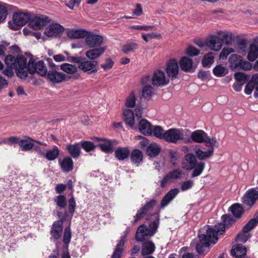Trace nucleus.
<instances>
[{
    "instance_id": "f257e3e1",
    "label": "nucleus",
    "mask_w": 258,
    "mask_h": 258,
    "mask_svg": "<svg viewBox=\"0 0 258 258\" xmlns=\"http://www.w3.org/2000/svg\"><path fill=\"white\" fill-rule=\"evenodd\" d=\"M222 223L215 225V228L209 227L206 225L199 231V242L197 244L196 249L197 252L204 256L209 250L210 243L215 244L218 240V234H223L225 229L232 226L236 221V219L229 214L222 216Z\"/></svg>"
},
{
    "instance_id": "f03ea898",
    "label": "nucleus",
    "mask_w": 258,
    "mask_h": 258,
    "mask_svg": "<svg viewBox=\"0 0 258 258\" xmlns=\"http://www.w3.org/2000/svg\"><path fill=\"white\" fill-rule=\"evenodd\" d=\"M4 60L7 67L3 70V73L5 76L12 78L14 75L13 70H15L19 78L25 79L27 77V72L25 71L27 63L25 57L19 55L15 57L12 54H8L5 56Z\"/></svg>"
},
{
    "instance_id": "7ed1b4c3",
    "label": "nucleus",
    "mask_w": 258,
    "mask_h": 258,
    "mask_svg": "<svg viewBox=\"0 0 258 258\" xmlns=\"http://www.w3.org/2000/svg\"><path fill=\"white\" fill-rule=\"evenodd\" d=\"M156 215L155 220L151 222L148 226L145 224H141L137 229L135 238L138 242H143L151 238L157 233L160 224L159 213H154L151 216Z\"/></svg>"
},
{
    "instance_id": "20e7f679",
    "label": "nucleus",
    "mask_w": 258,
    "mask_h": 258,
    "mask_svg": "<svg viewBox=\"0 0 258 258\" xmlns=\"http://www.w3.org/2000/svg\"><path fill=\"white\" fill-rule=\"evenodd\" d=\"M182 164L185 170H193L191 174V177L200 175L205 168V163L202 161L198 162L196 155L191 153L184 155Z\"/></svg>"
},
{
    "instance_id": "39448f33",
    "label": "nucleus",
    "mask_w": 258,
    "mask_h": 258,
    "mask_svg": "<svg viewBox=\"0 0 258 258\" xmlns=\"http://www.w3.org/2000/svg\"><path fill=\"white\" fill-rule=\"evenodd\" d=\"M218 34L221 36L222 38L216 35H211L206 42V45L211 50L214 51L219 50L222 48L224 42L227 45H230L232 41V34L231 33L219 31L218 32Z\"/></svg>"
},
{
    "instance_id": "423d86ee",
    "label": "nucleus",
    "mask_w": 258,
    "mask_h": 258,
    "mask_svg": "<svg viewBox=\"0 0 258 258\" xmlns=\"http://www.w3.org/2000/svg\"><path fill=\"white\" fill-rule=\"evenodd\" d=\"M25 71H27V73L29 72L31 74L37 73L43 77L46 76L48 72L43 61L39 60L36 62L32 57L30 58L28 62H27Z\"/></svg>"
},
{
    "instance_id": "0eeeda50",
    "label": "nucleus",
    "mask_w": 258,
    "mask_h": 258,
    "mask_svg": "<svg viewBox=\"0 0 258 258\" xmlns=\"http://www.w3.org/2000/svg\"><path fill=\"white\" fill-rule=\"evenodd\" d=\"M193 142L205 143L206 147L215 146L217 140L215 138H211L203 130H197L191 133Z\"/></svg>"
},
{
    "instance_id": "6e6552de",
    "label": "nucleus",
    "mask_w": 258,
    "mask_h": 258,
    "mask_svg": "<svg viewBox=\"0 0 258 258\" xmlns=\"http://www.w3.org/2000/svg\"><path fill=\"white\" fill-rule=\"evenodd\" d=\"M31 15L28 13L16 12L13 16V23H8L9 28L13 30H18L20 27L30 22Z\"/></svg>"
},
{
    "instance_id": "1a4fd4ad",
    "label": "nucleus",
    "mask_w": 258,
    "mask_h": 258,
    "mask_svg": "<svg viewBox=\"0 0 258 258\" xmlns=\"http://www.w3.org/2000/svg\"><path fill=\"white\" fill-rule=\"evenodd\" d=\"M85 38L86 45L90 48L101 47L104 40L103 37L101 35L89 31H87Z\"/></svg>"
},
{
    "instance_id": "9d476101",
    "label": "nucleus",
    "mask_w": 258,
    "mask_h": 258,
    "mask_svg": "<svg viewBox=\"0 0 258 258\" xmlns=\"http://www.w3.org/2000/svg\"><path fill=\"white\" fill-rule=\"evenodd\" d=\"M182 128H171L164 132V140L167 142L177 144L182 136Z\"/></svg>"
},
{
    "instance_id": "9b49d317",
    "label": "nucleus",
    "mask_w": 258,
    "mask_h": 258,
    "mask_svg": "<svg viewBox=\"0 0 258 258\" xmlns=\"http://www.w3.org/2000/svg\"><path fill=\"white\" fill-rule=\"evenodd\" d=\"M157 201L155 199H152L148 202L141 208L138 210L136 215L134 216V221H132L133 224L136 223L138 221L145 217L148 213L152 210L156 205Z\"/></svg>"
},
{
    "instance_id": "f8f14e48",
    "label": "nucleus",
    "mask_w": 258,
    "mask_h": 258,
    "mask_svg": "<svg viewBox=\"0 0 258 258\" xmlns=\"http://www.w3.org/2000/svg\"><path fill=\"white\" fill-rule=\"evenodd\" d=\"M50 22L48 17L44 15L36 16L30 19L29 26L34 30H40L46 26Z\"/></svg>"
},
{
    "instance_id": "ddd939ff",
    "label": "nucleus",
    "mask_w": 258,
    "mask_h": 258,
    "mask_svg": "<svg viewBox=\"0 0 258 258\" xmlns=\"http://www.w3.org/2000/svg\"><path fill=\"white\" fill-rule=\"evenodd\" d=\"M258 199V191L252 188L247 190L242 198L244 205L251 208Z\"/></svg>"
},
{
    "instance_id": "4468645a",
    "label": "nucleus",
    "mask_w": 258,
    "mask_h": 258,
    "mask_svg": "<svg viewBox=\"0 0 258 258\" xmlns=\"http://www.w3.org/2000/svg\"><path fill=\"white\" fill-rule=\"evenodd\" d=\"M64 31V28L58 23L49 25L45 29L44 34L48 37H59Z\"/></svg>"
},
{
    "instance_id": "2eb2a0df",
    "label": "nucleus",
    "mask_w": 258,
    "mask_h": 258,
    "mask_svg": "<svg viewBox=\"0 0 258 258\" xmlns=\"http://www.w3.org/2000/svg\"><path fill=\"white\" fill-rule=\"evenodd\" d=\"M151 81L152 85L156 87H163L169 83V81L166 80L164 73L160 70L154 73Z\"/></svg>"
},
{
    "instance_id": "dca6fc26",
    "label": "nucleus",
    "mask_w": 258,
    "mask_h": 258,
    "mask_svg": "<svg viewBox=\"0 0 258 258\" xmlns=\"http://www.w3.org/2000/svg\"><path fill=\"white\" fill-rule=\"evenodd\" d=\"M199 146V145H197L195 150V155L197 159L202 161L211 158L213 155L215 146H208L207 147H209V149L207 151H203L200 148H197Z\"/></svg>"
},
{
    "instance_id": "f3484780",
    "label": "nucleus",
    "mask_w": 258,
    "mask_h": 258,
    "mask_svg": "<svg viewBox=\"0 0 258 258\" xmlns=\"http://www.w3.org/2000/svg\"><path fill=\"white\" fill-rule=\"evenodd\" d=\"M166 72L171 80L175 79L178 74V64L175 59H170L167 63Z\"/></svg>"
},
{
    "instance_id": "a211bd4d",
    "label": "nucleus",
    "mask_w": 258,
    "mask_h": 258,
    "mask_svg": "<svg viewBox=\"0 0 258 258\" xmlns=\"http://www.w3.org/2000/svg\"><path fill=\"white\" fill-rule=\"evenodd\" d=\"M98 65L97 60H87L85 58L83 62L78 65V68L84 72L90 71V73H96L98 71L96 67Z\"/></svg>"
},
{
    "instance_id": "6ab92c4d",
    "label": "nucleus",
    "mask_w": 258,
    "mask_h": 258,
    "mask_svg": "<svg viewBox=\"0 0 258 258\" xmlns=\"http://www.w3.org/2000/svg\"><path fill=\"white\" fill-rule=\"evenodd\" d=\"M63 224L61 221H54L51 228L50 233L51 238L57 240L61 238L62 234Z\"/></svg>"
},
{
    "instance_id": "aec40b11",
    "label": "nucleus",
    "mask_w": 258,
    "mask_h": 258,
    "mask_svg": "<svg viewBox=\"0 0 258 258\" xmlns=\"http://www.w3.org/2000/svg\"><path fill=\"white\" fill-rule=\"evenodd\" d=\"M47 79L54 83H59L64 81V74L57 72L54 68L50 69L46 74Z\"/></svg>"
},
{
    "instance_id": "412c9836",
    "label": "nucleus",
    "mask_w": 258,
    "mask_h": 258,
    "mask_svg": "<svg viewBox=\"0 0 258 258\" xmlns=\"http://www.w3.org/2000/svg\"><path fill=\"white\" fill-rule=\"evenodd\" d=\"M107 49L106 46L93 48V49L87 50L85 55L86 57L91 60H95L103 54Z\"/></svg>"
},
{
    "instance_id": "4be33fe9",
    "label": "nucleus",
    "mask_w": 258,
    "mask_h": 258,
    "mask_svg": "<svg viewBox=\"0 0 258 258\" xmlns=\"http://www.w3.org/2000/svg\"><path fill=\"white\" fill-rule=\"evenodd\" d=\"M66 149L70 156L74 159H77L81 153L80 143H75L74 144H68Z\"/></svg>"
},
{
    "instance_id": "5701e85b",
    "label": "nucleus",
    "mask_w": 258,
    "mask_h": 258,
    "mask_svg": "<svg viewBox=\"0 0 258 258\" xmlns=\"http://www.w3.org/2000/svg\"><path fill=\"white\" fill-rule=\"evenodd\" d=\"M153 125L147 119H142L138 124V128L145 136H152L151 128Z\"/></svg>"
},
{
    "instance_id": "b1692460",
    "label": "nucleus",
    "mask_w": 258,
    "mask_h": 258,
    "mask_svg": "<svg viewBox=\"0 0 258 258\" xmlns=\"http://www.w3.org/2000/svg\"><path fill=\"white\" fill-rule=\"evenodd\" d=\"M143 242L141 249V253L143 256L151 254L155 251L156 246L153 241L145 240Z\"/></svg>"
},
{
    "instance_id": "393cba45",
    "label": "nucleus",
    "mask_w": 258,
    "mask_h": 258,
    "mask_svg": "<svg viewBox=\"0 0 258 258\" xmlns=\"http://www.w3.org/2000/svg\"><path fill=\"white\" fill-rule=\"evenodd\" d=\"M98 141H101L102 142L98 144V146L100 148L101 150L105 153L111 152L113 148V144L115 142V140H107L105 138L101 139H98Z\"/></svg>"
},
{
    "instance_id": "a878e982",
    "label": "nucleus",
    "mask_w": 258,
    "mask_h": 258,
    "mask_svg": "<svg viewBox=\"0 0 258 258\" xmlns=\"http://www.w3.org/2000/svg\"><path fill=\"white\" fill-rule=\"evenodd\" d=\"M126 240V236L123 235L118 241L111 258H120L124 250V244Z\"/></svg>"
},
{
    "instance_id": "bb28decb",
    "label": "nucleus",
    "mask_w": 258,
    "mask_h": 258,
    "mask_svg": "<svg viewBox=\"0 0 258 258\" xmlns=\"http://www.w3.org/2000/svg\"><path fill=\"white\" fill-rule=\"evenodd\" d=\"M59 164L62 170L65 172H70L73 170L74 162L70 156L65 157L60 161Z\"/></svg>"
},
{
    "instance_id": "cd10ccee",
    "label": "nucleus",
    "mask_w": 258,
    "mask_h": 258,
    "mask_svg": "<svg viewBox=\"0 0 258 258\" xmlns=\"http://www.w3.org/2000/svg\"><path fill=\"white\" fill-rule=\"evenodd\" d=\"M177 188L170 190L162 198L161 201V207L163 208L172 200L178 193Z\"/></svg>"
},
{
    "instance_id": "c85d7f7f",
    "label": "nucleus",
    "mask_w": 258,
    "mask_h": 258,
    "mask_svg": "<svg viewBox=\"0 0 258 258\" xmlns=\"http://www.w3.org/2000/svg\"><path fill=\"white\" fill-rule=\"evenodd\" d=\"M232 215L236 219H240L245 212L243 207L239 203L232 204L229 208Z\"/></svg>"
},
{
    "instance_id": "c756f323",
    "label": "nucleus",
    "mask_w": 258,
    "mask_h": 258,
    "mask_svg": "<svg viewBox=\"0 0 258 258\" xmlns=\"http://www.w3.org/2000/svg\"><path fill=\"white\" fill-rule=\"evenodd\" d=\"M247 250L245 246L241 244H237L233 246L231 250V254L237 258L244 257L246 254Z\"/></svg>"
},
{
    "instance_id": "7c9ffc66",
    "label": "nucleus",
    "mask_w": 258,
    "mask_h": 258,
    "mask_svg": "<svg viewBox=\"0 0 258 258\" xmlns=\"http://www.w3.org/2000/svg\"><path fill=\"white\" fill-rule=\"evenodd\" d=\"M87 31L82 29H69L67 32V36L71 39L84 38L86 36Z\"/></svg>"
},
{
    "instance_id": "2f4dec72",
    "label": "nucleus",
    "mask_w": 258,
    "mask_h": 258,
    "mask_svg": "<svg viewBox=\"0 0 258 258\" xmlns=\"http://www.w3.org/2000/svg\"><path fill=\"white\" fill-rule=\"evenodd\" d=\"M130 152L127 147H118L115 151V157L119 161L127 159L130 156Z\"/></svg>"
},
{
    "instance_id": "473e14b6",
    "label": "nucleus",
    "mask_w": 258,
    "mask_h": 258,
    "mask_svg": "<svg viewBox=\"0 0 258 258\" xmlns=\"http://www.w3.org/2000/svg\"><path fill=\"white\" fill-rule=\"evenodd\" d=\"M258 224V210L254 215L253 218L248 222L242 228V231L244 233H248L252 230Z\"/></svg>"
},
{
    "instance_id": "72a5a7b5",
    "label": "nucleus",
    "mask_w": 258,
    "mask_h": 258,
    "mask_svg": "<svg viewBox=\"0 0 258 258\" xmlns=\"http://www.w3.org/2000/svg\"><path fill=\"white\" fill-rule=\"evenodd\" d=\"M161 150V147L155 143H152L149 145L146 149V154L150 157H156Z\"/></svg>"
},
{
    "instance_id": "f704fd0d",
    "label": "nucleus",
    "mask_w": 258,
    "mask_h": 258,
    "mask_svg": "<svg viewBox=\"0 0 258 258\" xmlns=\"http://www.w3.org/2000/svg\"><path fill=\"white\" fill-rule=\"evenodd\" d=\"M181 69L184 72H190L192 69V60L186 56H183L179 61Z\"/></svg>"
},
{
    "instance_id": "c9c22d12",
    "label": "nucleus",
    "mask_w": 258,
    "mask_h": 258,
    "mask_svg": "<svg viewBox=\"0 0 258 258\" xmlns=\"http://www.w3.org/2000/svg\"><path fill=\"white\" fill-rule=\"evenodd\" d=\"M130 158L132 163L139 166L142 162L143 154L140 150L136 149L132 151Z\"/></svg>"
},
{
    "instance_id": "e433bc0d",
    "label": "nucleus",
    "mask_w": 258,
    "mask_h": 258,
    "mask_svg": "<svg viewBox=\"0 0 258 258\" xmlns=\"http://www.w3.org/2000/svg\"><path fill=\"white\" fill-rule=\"evenodd\" d=\"M124 121L125 123L132 127L135 124V113L131 109H126L123 111Z\"/></svg>"
},
{
    "instance_id": "4c0bfd02",
    "label": "nucleus",
    "mask_w": 258,
    "mask_h": 258,
    "mask_svg": "<svg viewBox=\"0 0 258 258\" xmlns=\"http://www.w3.org/2000/svg\"><path fill=\"white\" fill-rule=\"evenodd\" d=\"M59 155V150L58 148L54 146L52 149L46 151L44 157L49 161H53L55 160Z\"/></svg>"
},
{
    "instance_id": "58836bf2",
    "label": "nucleus",
    "mask_w": 258,
    "mask_h": 258,
    "mask_svg": "<svg viewBox=\"0 0 258 258\" xmlns=\"http://www.w3.org/2000/svg\"><path fill=\"white\" fill-rule=\"evenodd\" d=\"M242 58L236 54H231L229 58V62L230 63V67L231 69L238 68L239 66L241 64Z\"/></svg>"
},
{
    "instance_id": "ea45409f",
    "label": "nucleus",
    "mask_w": 258,
    "mask_h": 258,
    "mask_svg": "<svg viewBox=\"0 0 258 258\" xmlns=\"http://www.w3.org/2000/svg\"><path fill=\"white\" fill-rule=\"evenodd\" d=\"M258 57V45L254 43L250 44L247 54V58L250 61H254Z\"/></svg>"
},
{
    "instance_id": "a19ab883",
    "label": "nucleus",
    "mask_w": 258,
    "mask_h": 258,
    "mask_svg": "<svg viewBox=\"0 0 258 258\" xmlns=\"http://www.w3.org/2000/svg\"><path fill=\"white\" fill-rule=\"evenodd\" d=\"M10 5L5 3H0V23H3L6 19L8 15V9Z\"/></svg>"
},
{
    "instance_id": "79ce46f5",
    "label": "nucleus",
    "mask_w": 258,
    "mask_h": 258,
    "mask_svg": "<svg viewBox=\"0 0 258 258\" xmlns=\"http://www.w3.org/2000/svg\"><path fill=\"white\" fill-rule=\"evenodd\" d=\"M60 69L64 72L70 74H75L77 71V67L72 64L64 63L60 66Z\"/></svg>"
},
{
    "instance_id": "37998d69",
    "label": "nucleus",
    "mask_w": 258,
    "mask_h": 258,
    "mask_svg": "<svg viewBox=\"0 0 258 258\" xmlns=\"http://www.w3.org/2000/svg\"><path fill=\"white\" fill-rule=\"evenodd\" d=\"M152 135L155 137L163 140L164 136V132L163 127L159 125L153 126L151 128Z\"/></svg>"
},
{
    "instance_id": "c03bdc74",
    "label": "nucleus",
    "mask_w": 258,
    "mask_h": 258,
    "mask_svg": "<svg viewBox=\"0 0 258 258\" xmlns=\"http://www.w3.org/2000/svg\"><path fill=\"white\" fill-rule=\"evenodd\" d=\"M54 202L60 209H64L67 206V200L65 196L59 195L55 197Z\"/></svg>"
},
{
    "instance_id": "a18cd8bd",
    "label": "nucleus",
    "mask_w": 258,
    "mask_h": 258,
    "mask_svg": "<svg viewBox=\"0 0 258 258\" xmlns=\"http://www.w3.org/2000/svg\"><path fill=\"white\" fill-rule=\"evenodd\" d=\"M213 74L217 77L224 76L227 73L226 68L222 65L216 66L213 70Z\"/></svg>"
},
{
    "instance_id": "49530a36",
    "label": "nucleus",
    "mask_w": 258,
    "mask_h": 258,
    "mask_svg": "<svg viewBox=\"0 0 258 258\" xmlns=\"http://www.w3.org/2000/svg\"><path fill=\"white\" fill-rule=\"evenodd\" d=\"M139 47V45L135 43L130 42L127 43L124 45L121 49L122 51L125 54H128L131 52L137 49Z\"/></svg>"
},
{
    "instance_id": "de8ad7c7",
    "label": "nucleus",
    "mask_w": 258,
    "mask_h": 258,
    "mask_svg": "<svg viewBox=\"0 0 258 258\" xmlns=\"http://www.w3.org/2000/svg\"><path fill=\"white\" fill-rule=\"evenodd\" d=\"M214 57L212 53L206 54L202 61L204 67H210L214 62Z\"/></svg>"
},
{
    "instance_id": "09e8293b",
    "label": "nucleus",
    "mask_w": 258,
    "mask_h": 258,
    "mask_svg": "<svg viewBox=\"0 0 258 258\" xmlns=\"http://www.w3.org/2000/svg\"><path fill=\"white\" fill-rule=\"evenodd\" d=\"M234 77L237 82L244 84L249 81V76L243 73L238 72L234 74Z\"/></svg>"
},
{
    "instance_id": "8fccbe9b",
    "label": "nucleus",
    "mask_w": 258,
    "mask_h": 258,
    "mask_svg": "<svg viewBox=\"0 0 258 258\" xmlns=\"http://www.w3.org/2000/svg\"><path fill=\"white\" fill-rule=\"evenodd\" d=\"M28 139L27 140H21L20 142L19 146L21 148V150L24 151H30L33 149L34 144L31 143Z\"/></svg>"
},
{
    "instance_id": "3c124183",
    "label": "nucleus",
    "mask_w": 258,
    "mask_h": 258,
    "mask_svg": "<svg viewBox=\"0 0 258 258\" xmlns=\"http://www.w3.org/2000/svg\"><path fill=\"white\" fill-rule=\"evenodd\" d=\"M70 195L71 197L68 200V210L69 213L73 215L76 207V203L73 193H71Z\"/></svg>"
},
{
    "instance_id": "603ef678",
    "label": "nucleus",
    "mask_w": 258,
    "mask_h": 258,
    "mask_svg": "<svg viewBox=\"0 0 258 258\" xmlns=\"http://www.w3.org/2000/svg\"><path fill=\"white\" fill-rule=\"evenodd\" d=\"M80 146L87 152L93 150L95 148L94 144L90 141H82Z\"/></svg>"
},
{
    "instance_id": "864d4df0",
    "label": "nucleus",
    "mask_w": 258,
    "mask_h": 258,
    "mask_svg": "<svg viewBox=\"0 0 258 258\" xmlns=\"http://www.w3.org/2000/svg\"><path fill=\"white\" fill-rule=\"evenodd\" d=\"M153 95V88L151 85H146L144 87L142 95L144 98L150 99Z\"/></svg>"
},
{
    "instance_id": "5fc2aeb1",
    "label": "nucleus",
    "mask_w": 258,
    "mask_h": 258,
    "mask_svg": "<svg viewBox=\"0 0 258 258\" xmlns=\"http://www.w3.org/2000/svg\"><path fill=\"white\" fill-rule=\"evenodd\" d=\"M136 96L134 92H132L129 96L127 97L126 102L125 105L126 107L129 108L134 107L136 104Z\"/></svg>"
},
{
    "instance_id": "6e6d98bb",
    "label": "nucleus",
    "mask_w": 258,
    "mask_h": 258,
    "mask_svg": "<svg viewBox=\"0 0 258 258\" xmlns=\"http://www.w3.org/2000/svg\"><path fill=\"white\" fill-rule=\"evenodd\" d=\"M167 174L171 180L180 178L182 175V172L180 169H175L172 171L169 172Z\"/></svg>"
},
{
    "instance_id": "4d7b16f0",
    "label": "nucleus",
    "mask_w": 258,
    "mask_h": 258,
    "mask_svg": "<svg viewBox=\"0 0 258 258\" xmlns=\"http://www.w3.org/2000/svg\"><path fill=\"white\" fill-rule=\"evenodd\" d=\"M72 237V233L70 227H67L65 228L63 235V242L65 244H68Z\"/></svg>"
},
{
    "instance_id": "13d9d810",
    "label": "nucleus",
    "mask_w": 258,
    "mask_h": 258,
    "mask_svg": "<svg viewBox=\"0 0 258 258\" xmlns=\"http://www.w3.org/2000/svg\"><path fill=\"white\" fill-rule=\"evenodd\" d=\"M254 88L255 89L254 83H253L251 79H250L245 86L244 93L247 95H250L252 93V92Z\"/></svg>"
},
{
    "instance_id": "bf43d9fd",
    "label": "nucleus",
    "mask_w": 258,
    "mask_h": 258,
    "mask_svg": "<svg viewBox=\"0 0 258 258\" xmlns=\"http://www.w3.org/2000/svg\"><path fill=\"white\" fill-rule=\"evenodd\" d=\"M186 54L189 56H194L199 55L200 50L192 46H189L186 50Z\"/></svg>"
},
{
    "instance_id": "052dcab7",
    "label": "nucleus",
    "mask_w": 258,
    "mask_h": 258,
    "mask_svg": "<svg viewBox=\"0 0 258 258\" xmlns=\"http://www.w3.org/2000/svg\"><path fill=\"white\" fill-rule=\"evenodd\" d=\"M137 139L141 140L139 143V146L142 149H143L145 148H147V146L150 144H149V140L145 137L141 136H138L137 137Z\"/></svg>"
},
{
    "instance_id": "680f3d73",
    "label": "nucleus",
    "mask_w": 258,
    "mask_h": 258,
    "mask_svg": "<svg viewBox=\"0 0 258 258\" xmlns=\"http://www.w3.org/2000/svg\"><path fill=\"white\" fill-rule=\"evenodd\" d=\"M242 232L243 233H238L237 235L236 240L245 243L250 237L251 235L250 234L246 235V233H244L242 231Z\"/></svg>"
},
{
    "instance_id": "e2e57ef3",
    "label": "nucleus",
    "mask_w": 258,
    "mask_h": 258,
    "mask_svg": "<svg viewBox=\"0 0 258 258\" xmlns=\"http://www.w3.org/2000/svg\"><path fill=\"white\" fill-rule=\"evenodd\" d=\"M114 64V61L111 58H107L105 60V63L101 64V67L103 69L104 71L110 69L112 68Z\"/></svg>"
},
{
    "instance_id": "0e129e2a",
    "label": "nucleus",
    "mask_w": 258,
    "mask_h": 258,
    "mask_svg": "<svg viewBox=\"0 0 258 258\" xmlns=\"http://www.w3.org/2000/svg\"><path fill=\"white\" fill-rule=\"evenodd\" d=\"M232 52L233 49L231 48H224L220 54V58L224 59L226 58L227 56Z\"/></svg>"
},
{
    "instance_id": "69168bd1",
    "label": "nucleus",
    "mask_w": 258,
    "mask_h": 258,
    "mask_svg": "<svg viewBox=\"0 0 258 258\" xmlns=\"http://www.w3.org/2000/svg\"><path fill=\"white\" fill-rule=\"evenodd\" d=\"M194 184L193 181L188 180L183 182L181 185V189L182 191H185L192 187Z\"/></svg>"
},
{
    "instance_id": "338daca9",
    "label": "nucleus",
    "mask_w": 258,
    "mask_h": 258,
    "mask_svg": "<svg viewBox=\"0 0 258 258\" xmlns=\"http://www.w3.org/2000/svg\"><path fill=\"white\" fill-rule=\"evenodd\" d=\"M251 79L255 86V91L253 95L255 98H258V74L253 75Z\"/></svg>"
},
{
    "instance_id": "774afa93",
    "label": "nucleus",
    "mask_w": 258,
    "mask_h": 258,
    "mask_svg": "<svg viewBox=\"0 0 258 258\" xmlns=\"http://www.w3.org/2000/svg\"><path fill=\"white\" fill-rule=\"evenodd\" d=\"M209 75L210 72L209 71H200L198 74V77L202 80L204 81L208 79Z\"/></svg>"
}]
</instances>
